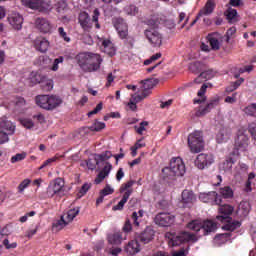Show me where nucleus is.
Returning a JSON list of instances; mask_svg holds the SVG:
<instances>
[{
    "mask_svg": "<svg viewBox=\"0 0 256 256\" xmlns=\"http://www.w3.org/2000/svg\"><path fill=\"white\" fill-rule=\"evenodd\" d=\"M76 60L81 69L85 72H95L101 68L103 59L99 54L93 53H79Z\"/></svg>",
    "mask_w": 256,
    "mask_h": 256,
    "instance_id": "obj_1",
    "label": "nucleus"
},
{
    "mask_svg": "<svg viewBox=\"0 0 256 256\" xmlns=\"http://www.w3.org/2000/svg\"><path fill=\"white\" fill-rule=\"evenodd\" d=\"M187 228L196 233L201 232L200 236H208L217 231V223L208 219L204 221L193 220L187 224Z\"/></svg>",
    "mask_w": 256,
    "mask_h": 256,
    "instance_id": "obj_2",
    "label": "nucleus"
},
{
    "mask_svg": "<svg viewBox=\"0 0 256 256\" xmlns=\"http://www.w3.org/2000/svg\"><path fill=\"white\" fill-rule=\"evenodd\" d=\"M100 16L101 12L99 9H95L93 11L92 19L89 13L83 11L78 15V23L84 31H90L93 28V23H95V28L101 29V25L99 23Z\"/></svg>",
    "mask_w": 256,
    "mask_h": 256,
    "instance_id": "obj_3",
    "label": "nucleus"
},
{
    "mask_svg": "<svg viewBox=\"0 0 256 256\" xmlns=\"http://www.w3.org/2000/svg\"><path fill=\"white\" fill-rule=\"evenodd\" d=\"M36 104L45 110H53L59 107L63 100L57 95H38L35 97Z\"/></svg>",
    "mask_w": 256,
    "mask_h": 256,
    "instance_id": "obj_4",
    "label": "nucleus"
},
{
    "mask_svg": "<svg viewBox=\"0 0 256 256\" xmlns=\"http://www.w3.org/2000/svg\"><path fill=\"white\" fill-rule=\"evenodd\" d=\"M169 241L168 244L170 247L180 246L181 244L188 243V242H197V237L193 233H189L186 231H182L179 233H170L168 235Z\"/></svg>",
    "mask_w": 256,
    "mask_h": 256,
    "instance_id": "obj_5",
    "label": "nucleus"
},
{
    "mask_svg": "<svg viewBox=\"0 0 256 256\" xmlns=\"http://www.w3.org/2000/svg\"><path fill=\"white\" fill-rule=\"evenodd\" d=\"M16 131V125L10 121L7 117L0 118V145L8 143L9 136L14 135Z\"/></svg>",
    "mask_w": 256,
    "mask_h": 256,
    "instance_id": "obj_6",
    "label": "nucleus"
},
{
    "mask_svg": "<svg viewBox=\"0 0 256 256\" xmlns=\"http://www.w3.org/2000/svg\"><path fill=\"white\" fill-rule=\"evenodd\" d=\"M135 185L134 180H130L126 183H123L120 186V194H123L122 199L120 202L113 206L112 210L113 211H123V208L125 207V204L129 201V198L133 194V186Z\"/></svg>",
    "mask_w": 256,
    "mask_h": 256,
    "instance_id": "obj_7",
    "label": "nucleus"
},
{
    "mask_svg": "<svg viewBox=\"0 0 256 256\" xmlns=\"http://www.w3.org/2000/svg\"><path fill=\"white\" fill-rule=\"evenodd\" d=\"M162 172L164 174L169 172V176L173 177H183L186 172L185 164L180 157L172 158L170 161V167L164 168Z\"/></svg>",
    "mask_w": 256,
    "mask_h": 256,
    "instance_id": "obj_8",
    "label": "nucleus"
},
{
    "mask_svg": "<svg viewBox=\"0 0 256 256\" xmlns=\"http://www.w3.org/2000/svg\"><path fill=\"white\" fill-rule=\"evenodd\" d=\"M188 147L191 153H201L204 149V140L202 131H194L188 136Z\"/></svg>",
    "mask_w": 256,
    "mask_h": 256,
    "instance_id": "obj_9",
    "label": "nucleus"
},
{
    "mask_svg": "<svg viewBox=\"0 0 256 256\" xmlns=\"http://www.w3.org/2000/svg\"><path fill=\"white\" fill-rule=\"evenodd\" d=\"M144 36L153 47H159L162 44V35L157 31L155 26L146 29Z\"/></svg>",
    "mask_w": 256,
    "mask_h": 256,
    "instance_id": "obj_10",
    "label": "nucleus"
},
{
    "mask_svg": "<svg viewBox=\"0 0 256 256\" xmlns=\"http://www.w3.org/2000/svg\"><path fill=\"white\" fill-rule=\"evenodd\" d=\"M199 200L203 203L210 204L212 206H220L222 204V196L218 195L215 191H211L208 193H200Z\"/></svg>",
    "mask_w": 256,
    "mask_h": 256,
    "instance_id": "obj_11",
    "label": "nucleus"
},
{
    "mask_svg": "<svg viewBox=\"0 0 256 256\" xmlns=\"http://www.w3.org/2000/svg\"><path fill=\"white\" fill-rule=\"evenodd\" d=\"M212 163H214V157L206 153L199 154L194 162L195 167L201 171L208 169Z\"/></svg>",
    "mask_w": 256,
    "mask_h": 256,
    "instance_id": "obj_12",
    "label": "nucleus"
},
{
    "mask_svg": "<svg viewBox=\"0 0 256 256\" xmlns=\"http://www.w3.org/2000/svg\"><path fill=\"white\" fill-rule=\"evenodd\" d=\"M65 182L62 178L55 179L47 188V195L51 198L64 192Z\"/></svg>",
    "mask_w": 256,
    "mask_h": 256,
    "instance_id": "obj_13",
    "label": "nucleus"
},
{
    "mask_svg": "<svg viewBox=\"0 0 256 256\" xmlns=\"http://www.w3.org/2000/svg\"><path fill=\"white\" fill-rule=\"evenodd\" d=\"M174 220L175 217L172 214L166 212H160L154 218L155 224L161 227L171 226L174 223Z\"/></svg>",
    "mask_w": 256,
    "mask_h": 256,
    "instance_id": "obj_14",
    "label": "nucleus"
},
{
    "mask_svg": "<svg viewBox=\"0 0 256 256\" xmlns=\"http://www.w3.org/2000/svg\"><path fill=\"white\" fill-rule=\"evenodd\" d=\"M154 237V231L151 227H146L144 231L142 232H136L135 233V239L136 241L142 243V244H148L152 241Z\"/></svg>",
    "mask_w": 256,
    "mask_h": 256,
    "instance_id": "obj_15",
    "label": "nucleus"
},
{
    "mask_svg": "<svg viewBox=\"0 0 256 256\" xmlns=\"http://www.w3.org/2000/svg\"><path fill=\"white\" fill-rule=\"evenodd\" d=\"M21 2L31 9H52L51 2H44L43 0H21Z\"/></svg>",
    "mask_w": 256,
    "mask_h": 256,
    "instance_id": "obj_16",
    "label": "nucleus"
},
{
    "mask_svg": "<svg viewBox=\"0 0 256 256\" xmlns=\"http://www.w3.org/2000/svg\"><path fill=\"white\" fill-rule=\"evenodd\" d=\"M220 103V97L215 96L210 99L209 103L205 107H200L199 110L196 111L195 116L201 117L210 112L213 108L217 107Z\"/></svg>",
    "mask_w": 256,
    "mask_h": 256,
    "instance_id": "obj_17",
    "label": "nucleus"
},
{
    "mask_svg": "<svg viewBox=\"0 0 256 256\" xmlns=\"http://www.w3.org/2000/svg\"><path fill=\"white\" fill-rule=\"evenodd\" d=\"M114 27L117 30L121 39L127 38V35L129 34V27L127 26L125 20H123L122 18H116L114 20Z\"/></svg>",
    "mask_w": 256,
    "mask_h": 256,
    "instance_id": "obj_18",
    "label": "nucleus"
},
{
    "mask_svg": "<svg viewBox=\"0 0 256 256\" xmlns=\"http://www.w3.org/2000/svg\"><path fill=\"white\" fill-rule=\"evenodd\" d=\"M112 170H113V165L110 162H105L104 167L95 178V184L100 185L101 183H103L104 180L107 177H109V174H111Z\"/></svg>",
    "mask_w": 256,
    "mask_h": 256,
    "instance_id": "obj_19",
    "label": "nucleus"
},
{
    "mask_svg": "<svg viewBox=\"0 0 256 256\" xmlns=\"http://www.w3.org/2000/svg\"><path fill=\"white\" fill-rule=\"evenodd\" d=\"M7 20L9 24L13 27L15 30H21L22 25L24 22L23 17L17 13V12H12L8 15Z\"/></svg>",
    "mask_w": 256,
    "mask_h": 256,
    "instance_id": "obj_20",
    "label": "nucleus"
},
{
    "mask_svg": "<svg viewBox=\"0 0 256 256\" xmlns=\"http://www.w3.org/2000/svg\"><path fill=\"white\" fill-rule=\"evenodd\" d=\"M234 211V208L231 205H220L219 207V213L221 215L217 216V220L224 222L225 220H232V218L230 217L232 215Z\"/></svg>",
    "mask_w": 256,
    "mask_h": 256,
    "instance_id": "obj_21",
    "label": "nucleus"
},
{
    "mask_svg": "<svg viewBox=\"0 0 256 256\" xmlns=\"http://www.w3.org/2000/svg\"><path fill=\"white\" fill-rule=\"evenodd\" d=\"M181 197L183 208H190L196 202V196L191 190H184Z\"/></svg>",
    "mask_w": 256,
    "mask_h": 256,
    "instance_id": "obj_22",
    "label": "nucleus"
},
{
    "mask_svg": "<svg viewBox=\"0 0 256 256\" xmlns=\"http://www.w3.org/2000/svg\"><path fill=\"white\" fill-rule=\"evenodd\" d=\"M249 138L247 135H245L244 133H239L237 136V139L235 141V149L237 151H246L249 143Z\"/></svg>",
    "mask_w": 256,
    "mask_h": 256,
    "instance_id": "obj_23",
    "label": "nucleus"
},
{
    "mask_svg": "<svg viewBox=\"0 0 256 256\" xmlns=\"http://www.w3.org/2000/svg\"><path fill=\"white\" fill-rule=\"evenodd\" d=\"M50 46V42L43 37H37L34 40V47L37 51L41 52V53H45L48 51V48Z\"/></svg>",
    "mask_w": 256,
    "mask_h": 256,
    "instance_id": "obj_24",
    "label": "nucleus"
},
{
    "mask_svg": "<svg viewBox=\"0 0 256 256\" xmlns=\"http://www.w3.org/2000/svg\"><path fill=\"white\" fill-rule=\"evenodd\" d=\"M36 28L42 33H49L52 29L51 23L44 18H37L35 21Z\"/></svg>",
    "mask_w": 256,
    "mask_h": 256,
    "instance_id": "obj_25",
    "label": "nucleus"
},
{
    "mask_svg": "<svg viewBox=\"0 0 256 256\" xmlns=\"http://www.w3.org/2000/svg\"><path fill=\"white\" fill-rule=\"evenodd\" d=\"M125 250L129 255H135L141 252V245H139V241L137 240V238H135L134 240H131L127 244Z\"/></svg>",
    "mask_w": 256,
    "mask_h": 256,
    "instance_id": "obj_26",
    "label": "nucleus"
},
{
    "mask_svg": "<svg viewBox=\"0 0 256 256\" xmlns=\"http://www.w3.org/2000/svg\"><path fill=\"white\" fill-rule=\"evenodd\" d=\"M215 0H208L206 5L203 9L200 10V12L197 15V19H199L201 16H207L213 13L215 9Z\"/></svg>",
    "mask_w": 256,
    "mask_h": 256,
    "instance_id": "obj_27",
    "label": "nucleus"
},
{
    "mask_svg": "<svg viewBox=\"0 0 256 256\" xmlns=\"http://www.w3.org/2000/svg\"><path fill=\"white\" fill-rule=\"evenodd\" d=\"M79 213H80V207H77V208L68 210L62 216L65 218L66 222L71 223L79 215Z\"/></svg>",
    "mask_w": 256,
    "mask_h": 256,
    "instance_id": "obj_28",
    "label": "nucleus"
},
{
    "mask_svg": "<svg viewBox=\"0 0 256 256\" xmlns=\"http://www.w3.org/2000/svg\"><path fill=\"white\" fill-rule=\"evenodd\" d=\"M227 223L222 226V229L225 231L233 232L236 229L240 228L241 222L240 221H231V219L225 220Z\"/></svg>",
    "mask_w": 256,
    "mask_h": 256,
    "instance_id": "obj_29",
    "label": "nucleus"
},
{
    "mask_svg": "<svg viewBox=\"0 0 256 256\" xmlns=\"http://www.w3.org/2000/svg\"><path fill=\"white\" fill-rule=\"evenodd\" d=\"M68 225H69V223L64 218V216H61V218L59 220H57L56 222L53 223L52 230L54 232H59V231L63 230Z\"/></svg>",
    "mask_w": 256,
    "mask_h": 256,
    "instance_id": "obj_30",
    "label": "nucleus"
},
{
    "mask_svg": "<svg viewBox=\"0 0 256 256\" xmlns=\"http://www.w3.org/2000/svg\"><path fill=\"white\" fill-rule=\"evenodd\" d=\"M103 129H106V123L100 122V121H96L91 126L83 128V130L86 132L88 131L99 132V131H103Z\"/></svg>",
    "mask_w": 256,
    "mask_h": 256,
    "instance_id": "obj_31",
    "label": "nucleus"
},
{
    "mask_svg": "<svg viewBox=\"0 0 256 256\" xmlns=\"http://www.w3.org/2000/svg\"><path fill=\"white\" fill-rule=\"evenodd\" d=\"M102 46L104 47V52H106L110 56L115 55V46L113 45V42H111V40L103 39Z\"/></svg>",
    "mask_w": 256,
    "mask_h": 256,
    "instance_id": "obj_32",
    "label": "nucleus"
},
{
    "mask_svg": "<svg viewBox=\"0 0 256 256\" xmlns=\"http://www.w3.org/2000/svg\"><path fill=\"white\" fill-rule=\"evenodd\" d=\"M142 83H143L142 91L148 92V95H150L151 93L150 90L158 83V80L151 78V79H146L142 81Z\"/></svg>",
    "mask_w": 256,
    "mask_h": 256,
    "instance_id": "obj_33",
    "label": "nucleus"
},
{
    "mask_svg": "<svg viewBox=\"0 0 256 256\" xmlns=\"http://www.w3.org/2000/svg\"><path fill=\"white\" fill-rule=\"evenodd\" d=\"M108 242L111 245H119L121 244L122 236L121 232H114L112 234H108Z\"/></svg>",
    "mask_w": 256,
    "mask_h": 256,
    "instance_id": "obj_34",
    "label": "nucleus"
},
{
    "mask_svg": "<svg viewBox=\"0 0 256 256\" xmlns=\"http://www.w3.org/2000/svg\"><path fill=\"white\" fill-rule=\"evenodd\" d=\"M226 18L228 20L229 23H234V22H238V13L237 10L232 9V8H228L227 11L225 12Z\"/></svg>",
    "mask_w": 256,
    "mask_h": 256,
    "instance_id": "obj_35",
    "label": "nucleus"
},
{
    "mask_svg": "<svg viewBox=\"0 0 256 256\" xmlns=\"http://www.w3.org/2000/svg\"><path fill=\"white\" fill-rule=\"evenodd\" d=\"M111 157H113L111 151H105L102 154H98L95 158L96 165H99L100 162L108 163L107 161H109Z\"/></svg>",
    "mask_w": 256,
    "mask_h": 256,
    "instance_id": "obj_36",
    "label": "nucleus"
},
{
    "mask_svg": "<svg viewBox=\"0 0 256 256\" xmlns=\"http://www.w3.org/2000/svg\"><path fill=\"white\" fill-rule=\"evenodd\" d=\"M208 88V84H203L202 85V87L200 88V90L198 91V93H197V95L199 96V97H201V98H195L194 100H193V103L194 104H200V103H203V102H205V100H206V98L204 97V94H205V92H206V89Z\"/></svg>",
    "mask_w": 256,
    "mask_h": 256,
    "instance_id": "obj_37",
    "label": "nucleus"
},
{
    "mask_svg": "<svg viewBox=\"0 0 256 256\" xmlns=\"http://www.w3.org/2000/svg\"><path fill=\"white\" fill-rule=\"evenodd\" d=\"M208 88V84H203L202 85V87L200 88V90L198 91V93H197V95L199 96V97H201V98H195L194 100H193V103L194 104H200V103H203V102H205V100H206V98L204 97V94H205V92H206V89Z\"/></svg>",
    "mask_w": 256,
    "mask_h": 256,
    "instance_id": "obj_38",
    "label": "nucleus"
},
{
    "mask_svg": "<svg viewBox=\"0 0 256 256\" xmlns=\"http://www.w3.org/2000/svg\"><path fill=\"white\" fill-rule=\"evenodd\" d=\"M45 80L46 77L42 76L40 73L32 72L30 75V82L32 86H34L35 84L44 83Z\"/></svg>",
    "mask_w": 256,
    "mask_h": 256,
    "instance_id": "obj_39",
    "label": "nucleus"
},
{
    "mask_svg": "<svg viewBox=\"0 0 256 256\" xmlns=\"http://www.w3.org/2000/svg\"><path fill=\"white\" fill-rule=\"evenodd\" d=\"M147 144L143 142V139L137 140V142L130 148L132 157H137V151L139 149H143V147H146Z\"/></svg>",
    "mask_w": 256,
    "mask_h": 256,
    "instance_id": "obj_40",
    "label": "nucleus"
},
{
    "mask_svg": "<svg viewBox=\"0 0 256 256\" xmlns=\"http://www.w3.org/2000/svg\"><path fill=\"white\" fill-rule=\"evenodd\" d=\"M235 163V160L232 157L226 158V160L220 165L221 169L225 172L231 171L233 165Z\"/></svg>",
    "mask_w": 256,
    "mask_h": 256,
    "instance_id": "obj_41",
    "label": "nucleus"
},
{
    "mask_svg": "<svg viewBox=\"0 0 256 256\" xmlns=\"http://www.w3.org/2000/svg\"><path fill=\"white\" fill-rule=\"evenodd\" d=\"M227 139H229V134L226 129L222 128L216 136V141L217 143H225Z\"/></svg>",
    "mask_w": 256,
    "mask_h": 256,
    "instance_id": "obj_42",
    "label": "nucleus"
},
{
    "mask_svg": "<svg viewBox=\"0 0 256 256\" xmlns=\"http://www.w3.org/2000/svg\"><path fill=\"white\" fill-rule=\"evenodd\" d=\"M220 194L224 199H232L234 195L233 190L229 186L220 188Z\"/></svg>",
    "mask_w": 256,
    "mask_h": 256,
    "instance_id": "obj_43",
    "label": "nucleus"
},
{
    "mask_svg": "<svg viewBox=\"0 0 256 256\" xmlns=\"http://www.w3.org/2000/svg\"><path fill=\"white\" fill-rule=\"evenodd\" d=\"M92 188L91 183H84L77 193L78 198H83Z\"/></svg>",
    "mask_w": 256,
    "mask_h": 256,
    "instance_id": "obj_44",
    "label": "nucleus"
},
{
    "mask_svg": "<svg viewBox=\"0 0 256 256\" xmlns=\"http://www.w3.org/2000/svg\"><path fill=\"white\" fill-rule=\"evenodd\" d=\"M207 39L210 43L212 50L217 51L220 49V43L217 38H215L213 35H209Z\"/></svg>",
    "mask_w": 256,
    "mask_h": 256,
    "instance_id": "obj_45",
    "label": "nucleus"
},
{
    "mask_svg": "<svg viewBox=\"0 0 256 256\" xmlns=\"http://www.w3.org/2000/svg\"><path fill=\"white\" fill-rule=\"evenodd\" d=\"M15 109L22 110L26 106V100L23 97H16L13 101Z\"/></svg>",
    "mask_w": 256,
    "mask_h": 256,
    "instance_id": "obj_46",
    "label": "nucleus"
},
{
    "mask_svg": "<svg viewBox=\"0 0 256 256\" xmlns=\"http://www.w3.org/2000/svg\"><path fill=\"white\" fill-rule=\"evenodd\" d=\"M149 95H148V92L146 91H143L142 90V93L141 94H138V95H136V94H134V95H132L131 96V98H130V100H132L134 103H139V102H141V101H143L145 98H147Z\"/></svg>",
    "mask_w": 256,
    "mask_h": 256,
    "instance_id": "obj_47",
    "label": "nucleus"
},
{
    "mask_svg": "<svg viewBox=\"0 0 256 256\" xmlns=\"http://www.w3.org/2000/svg\"><path fill=\"white\" fill-rule=\"evenodd\" d=\"M145 211L139 210L138 212L132 213V221L135 227H139V218H143Z\"/></svg>",
    "mask_w": 256,
    "mask_h": 256,
    "instance_id": "obj_48",
    "label": "nucleus"
},
{
    "mask_svg": "<svg viewBox=\"0 0 256 256\" xmlns=\"http://www.w3.org/2000/svg\"><path fill=\"white\" fill-rule=\"evenodd\" d=\"M65 61V58L63 56H59L58 58L54 59L52 66L50 67V69L52 71H58L59 70V64H63Z\"/></svg>",
    "mask_w": 256,
    "mask_h": 256,
    "instance_id": "obj_49",
    "label": "nucleus"
},
{
    "mask_svg": "<svg viewBox=\"0 0 256 256\" xmlns=\"http://www.w3.org/2000/svg\"><path fill=\"white\" fill-rule=\"evenodd\" d=\"M2 246L6 249V250H12V249H16L18 247V243L17 242H11L9 241L8 238H5L2 241Z\"/></svg>",
    "mask_w": 256,
    "mask_h": 256,
    "instance_id": "obj_50",
    "label": "nucleus"
},
{
    "mask_svg": "<svg viewBox=\"0 0 256 256\" xmlns=\"http://www.w3.org/2000/svg\"><path fill=\"white\" fill-rule=\"evenodd\" d=\"M61 156L56 154L52 158H48L46 161L43 162V164L40 166L39 170H43L44 168L48 167V165H51V163H56L60 159Z\"/></svg>",
    "mask_w": 256,
    "mask_h": 256,
    "instance_id": "obj_51",
    "label": "nucleus"
},
{
    "mask_svg": "<svg viewBox=\"0 0 256 256\" xmlns=\"http://www.w3.org/2000/svg\"><path fill=\"white\" fill-rule=\"evenodd\" d=\"M20 123L25 129H33V127H35L33 120L29 118L20 119Z\"/></svg>",
    "mask_w": 256,
    "mask_h": 256,
    "instance_id": "obj_52",
    "label": "nucleus"
},
{
    "mask_svg": "<svg viewBox=\"0 0 256 256\" xmlns=\"http://www.w3.org/2000/svg\"><path fill=\"white\" fill-rule=\"evenodd\" d=\"M31 184V180L30 179H24L19 185H18V192L19 193H23L25 191V189H27L29 187V185Z\"/></svg>",
    "mask_w": 256,
    "mask_h": 256,
    "instance_id": "obj_53",
    "label": "nucleus"
},
{
    "mask_svg": "<svg viewBox=\"0 0 256 256\" xmlns=\"http://www.w3.org/2000/svg\"><path fill=\"white\" fill-rule=\"evenodd\" d=\"M125 12L128 15L135 16L139 13V9L135 5H130L125 8Z\"/></svg>",
    "mask_w": 256,
    "mask_h": 256,
    "instance_id": "obj_54",
    "label": "nucleus"
},
{
    "mask_svg": "<svg viewBox=\"0 0 256 256\" xmlns=\"http://www.w3.org/2000/svg\"><path fill=\"white\" fill-rule=\"evenodd\" d=\"M113 193H115V190L113 188H111V186L109 184H107L105 186V188L100 191V194H102L104 197L113 195Z\"/></svg>",
    "mask_w": 256,
    "mask_h": 256,
    "instance_id": "obj_55",
    "label": "nucleus"
},
{
    "mask_svg": "<svg viewBox=\"0 0 256 256\" xmlns=\"http://www.w3.org/2000/svg\"><path fill=\"white\" fill-rule=\"evenodd\" d=\"M245 113L250 116H256V104H251L244 109Z\"/></svg>",
    "mask_w": 256,
    "mask_h": 256,
    "instance_id": "obj_56",
    "label": "nucleus"
},
{
    "mask_svg": "<svg viewBox=\"0 0 256 256\" xmlns=\"http://www.w3.org/2000/svg\"><path fill=\"white\" fill-rule=\"evenodd\" d=\"M230 236H231L230 232L221 233V234L216 235L215 240H220V241H223V242H227L229 240Z\"/></svg>",
    "mask_w": 256,
    "mask_h": 256,
    "instance_id": "obj_57",
    "label": "nucleus"
},
{
    "mask_svg": "<svg viewBox=\"0 0 256 256\" xmlns=\"http://www.w3.org/2000/svg\"><path fill=\"white\" fill-rule=\"evenodd\" d=\"M26 158L25 153H18L11 157V163H18V161H23Z\"/></svg>",
    "mask_w": 256,
    "mask_h": 256,
    "instance_id": "obj_58",
    "label": "nucleus"
},
{
    "mask_svg": "<svg viewBox=\"0 0 256 256\" xmlns=\"http://www.w3.org/2000/svg\"><path fill=\"white\" fill-rule=\"evenodd\" d=\"M102 109H103V102H100L92 111L88 112V117H92L93 115L99 113Z\"/></svg>",
    "mask_w": 256,
    "mask_h": 256,
    "instance_id": "obj_59",
    "label": "nucleus"
},
{
    "mask_svg": "<svg viewBox=\"0 0 256 256\" xmlns=\"http://www.w3.org/2000/svg\"><path fill=\"white\" fill-rule=\"evenodd\" d=\"M58 33H59V36L63 38L65 42L71 41V38L67 36V33L65 32V29L63 27L58 28Z\"/></svg>",
    "mask_w": 256,
    "mask_h": 256,
    "instance_id": "obj_60",
    "label": "nucleus"
},
{
    "mask_svg": "<svg viewBox=\"0 0 256 256\" xmlns=\"http://www.w3.org/2000/svg\"><path fill=\"white\" fill-rule=\"evenodd\" d=\"M215 72L213 70H207L200 74V77H203L205 80H209L214 76Z\"/></svg>",
    "mask_w": 256,
    "mask_h": 256,
    "instance_id": "obj_61",
    "label": "nucleus"
},
{
    "mask_svg": "<svg viewBox=\"0 0 256 256\" xmlns=\"http://www.w3.org/2000/svg\"><path fill=\"white\" fill-rule=\"evenodd\" d=\"M133 230V225L131 224V220L127 219L123 226L124 233H130Z\"/></svg>",
    "mask_w": 256,
    "mask_h": 256,
    "instance_id": "obj_62",
    "label": "nucleus"
},
{
    "mask_svg": "<svg viewBox=\"0 0 256 256\" xmlns=\"http://www.w3.org/2000/svg\"><path fill=\"white\" fill-rule=\"evenodd\" d=\"M148 122L147 121H143L140 123V126L137 128V126H135L136 132L138 133V135H143V131H145V127H147Z\"/></svg>",
    "mask_w": 256,
    "mask_h": 256,
    "instance_id": "obj_63",
    "label": "nucleus"
},
{
    "mask_svg": "<svg viewBox=\"0 0 256 256\" xmlns=\"http://www.w3.org/2000/svg\"><path fill=\"white\" fill-rule=\"evenodd\" d=\"M249 132L251 133L253 139L256 141V124L252 123L249 125Z\"/></svg>",
    "mask_w": 256,
    "mask_h": 256,
    "instance_id": "obj_64",
    "label": "nucleus"
}]
</instances>
